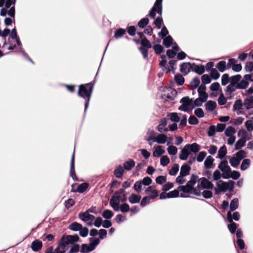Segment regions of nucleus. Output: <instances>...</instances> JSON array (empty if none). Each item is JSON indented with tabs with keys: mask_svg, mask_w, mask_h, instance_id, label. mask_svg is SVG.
I'll return each mask as SVG.
<instances>
[{
	"mask_svg": "<svg viewBox=\"0 0 253 253\" xmlns=\"http://www.w3.org/2000/svg\"><path fill=\"white\" fill-rule=\"evenodd\" d=\"M230 222V224L228 226V229L231 233H234L237 229L236 224L233 221Z\"/></svg>",
	"mask_w": 253,
	"mask_h": 253,
	"instance_id": "obj_61",
	"label": "nucleus"
},
{
	"mask_svg": "<svg viewBox=\"0 0 253 253\" xmlns=\"http://www.w3.org/2000/svg\"><path fill=\"white\" fill-rule=\"evenodd\" d=\"M124 168L122 166H119L114 171L115 175L117 177H121L124 174Z\"/></svg>",
	"mask_w": 253,
	"mask_h": 253,
	"instance_id": "obj_31",
	"label": "nucleus"
},
{
	"mask_svg": "<svg viewBox=\"0 0 253 253\" xmlns=\"http://www.w3.org/2000/svg\"><path fill=\"white\" fill-rule=\"evenodd\" d=\"M178 50V47L177 45H174L173 46V49L171 50H168L167 52V53L169 58H173Z\"/></svg>",
	"mask_w": 253,
	"mask_h": 253,
	"instance_id": "obj_27",
	"label": "nucleus"
},
{
	"mask_svg": "<svg viewBox=\"0 0 253 253\" xmlns=\"http://www.w3.org/2000/svg\"><path fill=\"white\" fill-rule=\"evenodd\" d=\"M148 137L147 141L153 140L155 141V138L156 137L155 136V132L153 130H149L147 132Z\"/></svg>",
	"mask_w": 253,
	"mask_h": 253,
	"instance_id": "obj_48",
	"label": "nucleus"
},
{
	"mask_svg": "<svg viewBox=\"0 0 253 253\" xmlns=\"http://www.w3.org/2000/svg\"><path fill=\"white\" fill-rule=\"evenodd\" d=\"M175 80L178 85H182L184 82V78L179 75L175 76Z\"/></svg>",
	"mask_w": 253,
	"mask_h": 253,
	"instance_id": "obj_60",
	"label": "nucleus"
},
{
	"mask_svg": "<svg viewBox=\"0 0 253 253\" xmlns=\"http://www.w3.org/2000/svg\"><path fill=\"white\" fill-rule=\"evenodd\" d=\"M80 231V234L82 236L85 237L87 236L88 233V230L86 227H83L82 226L81 228L79 230Z\"/></svg>",
	"mask_w": 253,
	"mask_h": 253,
	"instance_id": "obj_63",
	"label": "nucleus"
},
{
	"mask_svg": "<svg viewBox=\"0 0 253 253\" xmlns=\"http://www.w3.org/2000/svg\"><path fill=\"white\" fill-rule=\"evenodd\" d=\"M202 82L204 84H208L211 83V79L210 77L208 75H204L201 78Z\"/></svg>",
	"mask_w": 253,
	"mask_h": 253,
	"instance_id": "obj_57",
	"label": "nucleus"
},
{
	"mask_svg": "<svg viewBox=\"0 0 253 253\" xmlns=\"http://www.w3.org/2000/svg\"><path fill=\"white\" fill-rule=\"evenodd\" d=\"M240 173L238 171H231V172L230 174V177H231L233 179H237L240 177Z\"/></svg>",
	"mask_w": 253,
	"mask_h": 253,
	"instance_id": "obj_62",
	"label": "nucleus"
},
{
	"mask_svg": "<svg viewBox=\"0 0 253 253\" xmlns=\"http://www.w3.org/2000/svg\"><path fill=\"white\" fill-rule=\"evenodd\" d=\"M165 153V150L163 146L158 145L154 147V150L153 153V156L154 157H159Z\"/></svg>",
	"mask_w": 253,
	"mask_h": 253,
	"instance_id": "obj_16",
	"label": "nucleus"
},
{
	"mask_svg": "<svg viewBox=\"0 0 253 253\" xmlns=\"http://www.w3.org/2000/svg\"><path fill=\"white\" fill-rule=\"evenodd\" d=\"M82 225L77 222H74L69 226V229L73 231H79Z\"/></svg>",
	"mask_w": 253,
	"mask_h": 253,
	"instance_id": "obj_43",
	"label": "nucleus"
},
{
	"mask_svg": "<svg viewBox=\"0 0 253 253\" xmlns=\"http://www.w3.org/2000/svg\"><path fill=\"white\" fill-rule=\"evenodd\" d=\"M238 136L240 138L245 140L246 141L251 140L252 138V132L246 130L243 128L240 129L238 131Z\"/></svg>",
	"mask_w": 253,
	"mask_h": 253,
	"instance_id": "obj_9",
	"label": "nucleus"
},
{
	"mask_svg": "<svg viewBox=\"0 0 253 253\" xmlns=\"http://www.w3.org/2000/svg\"><path fill=\"white\" fill-rule=\"evenodd\" d=\"M206 87L204 84H201L198 88V98L194 101V105L196 106H200L203 102L207 101L208 98V94L206 92Z\"/></svg>",
	"mask_w": 253,
	"mask_h": 253,
	"instance_id": "obj_3",
	"label": "nucleus"
},
{
	"mask_svg": "<svg viewBox=\"0 0 253 253\" xmlns=\"http://www.w3.org/2000/svg\"><path fill=\"white\" fill-rule=\"evenodd\" d=\"M178 189L182 192L180 194V197L182 198H186L188 197L189 193H191L193 188L186 184L185 186H179L178 187Z\"/></svg>",
	"mask_w": 253,
	"mask_h": 253,
	"instance_id": "obj_12",
	"label": "nucleus"
},
{
	"mask_svg": "<svg viewBox=\"0 0 253 253\" xmlns=\"http://www.w3.org/2000/svg\"><path fill=\"white\" fill-rule=\"evenodd\" d=\"M42 246V242L40 240H37L32 243L31 248L33 251L38 252L41 249Z\"/></svg>",
	"mask_w": 253,
	"mask_h": 253,
	"instance_id": "obj_17",
	"label": "nucleus"
},
{
	"mask_svg": "<svg viewBox=\"0 0 253 253\" xmlns=\"http://www.w3.org/2000/svg\"><path fill=\"white\" fill-rule=\"evenodd\" d=\"M168 139V137L164 134H159L155 138V142H157L159 144H164L165 143Z\"/></svg>",
	"mask_w": 253,
	"mask_h": 253,
	"instance_id": "obj_18",
	"label": "nucleus"
},
{
	"mask_svg": "<svg viewBox=\"0 0 253 253\" xmlns=\"http://www.w3.org/2000/svg\"><path fill=\"white\" fill-rule=\"evenodd\" d=\"M251 161L249 159H244L241 164V169L242 170L247 169L250 165Z\"/></svg>",
	"mask_w": 253,
	"mask_h": 253,
	"instance_id": "obj_34",
	"label": "nucleus"
},
{
	"mask_svg": "<svg viewBox=\"0 0 253 253\" xmlns=\"http://www.w3.org/2000/svg\"><path fill=\"white\" fill-rule=\"evenodd\" d=\"M218 168L222 172V177L224 179H228L230 177V174L231 172V169L228 166L227 161H223L218 165Z\"/></svg>",
	"mask_w": 253,
	"mask_h": 253,
	"instance_id": "obj_7",
	"label": "nucleus"
},
{
	"mask_svg": "<svg viewBox=\"0 0 253 253\" xmlns=\"http://www.w3.org/2000/svg\"><path fill=\"white\" fill-rule=\"evenodd\" d=\"M67 248L64 245L60 244L59 246L55 250L54 253H65Z\"/></svg>",
	"mask_w": 253,
	"mask_h": 253,
	"instance_id": "obj_41",
	"label": "nucleus"
},
{
	"mask_svg": "<svg viewBox=\"0 0 253 253\" xmlns=\"http://www.w3.org/2000/svg\"><path fill=\"white\" fill-rule=\"evenodd\" d=\"M246 142L245 140L240 138L235 144V149L236 150L240 149L245 145Z\"/></svg>",
	"mask_w": 253,
	"mask_h": 253,
	"instance_id": "obj_38",
	"label": "nucleus"
},
{
	"mask_svg": "<svg viewBox=\"0 0 253 253\" xmlns=\"http://www.w3.org/2000/svg\"><path fill=\"white\" fill-rule=\"evenodd\" d=\"M222 175L220 171L218 169L215 170L213 173V180L218 181L220 180Z\"/></svg>",
	"mask_w": 253,
	"mask_h": 253,
	"instance_id": "obj_54",
	"label": "nucleus"
},
{
	"mask_svg": "<svg viewBox=\"0 0 253 253\" xmlns=\"http://www.w3.org/2000/svg\"><path fill=\"white\" fill-rule=\"evenodd\" d=\"M207 153L205 152L202 151L200 152L196 158L197 161L199 162H202L205 158Z\"/></svg>",
	"mask_w": 253,
	"mask_h": 253,
	"instance_id": "obj_55",
	"label": "nucleus"
},
{
	"mask_svg": "<svg viewBox=\"0 0 253 253\" xmlns=\"http://www.w3.org/2000/svg\"><path fill=\"white\" fill-rule=\"evenodd\" d=\"M220 74L215 69H212L211 72V76L214 80L217 79L219 77Z\"/></svg>",
	"mask_w": 253,
	"mask_h": 253,
	"instance_id": "obj_59",
	"label": "nucleus"
},
{
	"mask_svg": "<svg viewBox=\"0 0 253 253\" xmlns=\"http://www.w3.org/2000/svg\"><path fill=\"white\" fill-rule=\"evenodd\" d=\"M198 179V176L192 175L191 176L190 179L187 182V185L193 188V186L196 183Z\"/></svg>",
	"mask_w": 253,
	"mask_h": 253,
	"instance_id": "obj_36",
	"label": "nucleus"
},
{
	"mask_svg": "<svg viewBox=\"0 0 253 253\" xmlns=\"http://www.w3.org/2000/svg\"><path fill=\"white\" fill-rule=\"evenodd\" d=\"M166 58V57L165 55L162 57V59L160 61V65L164 67V68L163 69V71H165L166 72H168L169 70L166 66L167 65V60Z\"/></svg>",
	"mask_w": 253,
	"mask_h": 253,
	"instance_id": "obj_51",
	"label": "nucleus"
},
{
	"mask_svg": "<svg viewBox=\"0 0 253 253\" xmlns=\"http://www.w3.org/2000/svg\"><path fill=\"white\" fill-rule=\"evenodd\" d=\"M124 193L123 190H121L120 191L116 192L110 201V204L112 208L116 211H118L119 210V204L121 201L123 202L125 201L126 198L121 199V195Z\"/></svg>",
	"mask_w": 253,
	"mask_h": 253,
	"instance_id": "obj_4",
	"label": "nucleus"
},
{
	"mask_svg": "<svg viewBox=\"0 0 253 253\" xmlns=\"http://www.w3.org/2000/svg\"><path fill=\"white\" fill-rule=\"evenodd\" d=\"M88 186L86 183H82L78 186L77 191L80 193H83L87 188Z\"/></svg>",
	"mask_w": 253,
	"mask_h": 253,
	"instance_id": "obj_53",
	"label": "nucleus"
},
{
	"mask_svg": "<svg viewBox=\"0 0 253 253\" xmlns=\"http://www.w3.org/2000/svg\"><path fill=\"white\" fill-rule=\"evenodd\" d=\"M235 156L241 161L245 157V152L242 150L240 151L236 154Z\"/></svg>",
	"mask_w": 253,
	"mask_h": 253,
	"instance_id": "obj_64",
	"label": "nucleus"
},
{
	"mask_svg": "<svg viewBox=\"0 0 253 253\" xmlns=\"http://www.w3.org/2000/svg\"><path fill=\"white\" fill-rule=\"evenodd\" d=\"M102 216L105 218L110 219L113 216V213L111 211L106 210L103 211Z\"/></svg>",
	"mask_w": 253,
	"mask_h": 253,
	"instance_id": "obj_50",
	"label": "nucleus"
},
{
	"mask_svg": "<svg viewBox=\"0 0 253 253\" xmlns=\"http://www.w3.org/2000/svg\"><path fill=\"white\" fill-rule=\"evenodd\" d=\"M244 105L247 109L253 108V96L247 98L245 100Z\"/></svg>",
	"mask_w": 253,
	"mask_h": 253,
	"instance_id": "obj_25",
	"label": "nucleus"
},
{
	"mask_svg": "<svg viewBox=\"0 0 253 253\" xmlns=\"http://www.w3.org/2000/svg\"><path fill=\"white\" fill-rule=\"evenodd\" d=\"M216 67L220 72H224L226 68V62L225 61H220L217 63Z\"/></svg>",
	"mask_w": 253,
	"mask_h": 253,
	"instance_id": "obj_37",
	"label": "nucleus"
},
{
	"mask_svg": "<svg viewBox=\"0 0 253 253\" xmlns=\"http://www.w3.org/2000/svg\"><path fill=\"white\" fill-rule=\"evenodd\" d=\"M135 166V162L132 160L125 162L124 164V168L126 170H130Z\"/></svg>",
	"mask_w": 253,
	"mask_h": 253,
	"instance_id": "obj_33",
	"label": "nucleus"
},
{
	"mask_svg": "<svg viewBox=\"0 0 253 253\" xmlns=\"http://www.w3.org/2000/svg\"><path fill=\"white\" fill-rule=\"evenodd\" d=\"M168 117L169 118L171 121L173 122L174 123H176L180 120V118L176 113H170L168 115Z\"/></svg>",
	"mask_w": 253,
	"mask_h": 253,
	"instance_id": "obj_35",
	"label": "nucleus"
},
{
	"mask_svg": "<svg viewBox=\"0 0 253 253\" xmlns=\"http://www.w3.org/2000/svg\"><path fill=\"white\" fill-rule=\"evenodd\" d=\"M240 162L235 156L232 157L229 159L230 165L234 168H237L240 164Z\"/></svg>",
	"mask_w": 253,
	"mask_h": 253,
	"instance_id": "obj_29",
	"label": "nucleus"
},
{
	"mask_svg": "<svg viewBox=\"0 0 253 253\" xmlns=\"http://www.w3.org/2000/svg\"><path fill=\"white\" fill-rule=\"evenodd\" d=\"M79 239L77 235H68L63 236L61 244L66 247L69 244H73L78 241Z\"/></svg>",
	"mask_w": 253,
	"mask_h": 253,
	"instance_id": "obj_8",
	"label": "nucleus"
},
{
	"mask_svg": "<svg viewBox=\"0 0 253 253\" xmlns=\"http://www.w3.org/2000/svg\"><path fill=\"white\" fill-rule=\"evenodd\" d=\"M168 152L169 155H176L177 153V148L173 145L169 146L168 149Z\"/></svg>",
	"mask_w": 253,
	"mask_h": 253,
	"instance_id": "obj_44",
	"label": "nucleus"
},
{
	"mask_svg": "<svg viewBox=\"0 0 253 253\" xmlns=\"http://www.w3.org/2000/svg\"><path fill=\"white\" fill-rule=\"evenodd\" d=\"M90 245L93 248L94 250L95 248V247L99 244L100 241L97 238H90Z\"/></svg>",
	"mask_w": 253,
	"mask_h": 253,
	"instance_id": "obj_58",
	"label": "nucleus"
},
{
	"mask_svg": "<svg viewBox=\"0 0 253 253\" xmlns=\"http://www.w3.org/2000/svg\"><path fill=\"white\" fill-rule=\"evenodd\" d=\"M214 159L213 158L209 156L207 157L206 160L204 162V165L206 169H211L213 167Z\"/></svg>",
	"mask_w": 253,
	"mask_h": 253,
	"instance_id": "obj_19",
	"label": "nucleus"
},
{
	"mask_svg": "<svg viewBox=\"0 0 253 253\" xmlns=\"http://www.w3.org/2000/svg\"><path fill=\"white\" fill-rule=\"evenodd\" d=\"M191 65L189 63H184L181 66L180 71L184 75H187L190 71Z\"/></svg>",
	"mask_w": 253,
	"mask_h": 253,
	"instance_id": "obj_20",
	"label": "nucleus"
},
{
	"mask_svg": "<svg viewBox=\"0 0 253 253\" xmlns=\"http://www.w3.org/2000/svg\"><path fill=\"white\" fill-rule=\"evenodd\" d=\"M205 107L207 110L212 111L216 108V103L215 101L210 100L206 103Z\"/></svg>",
	"mask_w": 253,
	"mask_h": 253,
	"instance_id": "obj_26",
	"label": "nucleus"
},
{
	"mask_svg": "<svg viewBox=\"0 0 253 253\" xmlns=\"http://www.w3.org/2000/svg\"><path fill=\"white\" fill-rule=\"evenodd\" d=\"M234 187V182L232 180L224 181L219 180L216 182L214 192L215 194H219L221 192H225L226 191H231Z\"/></svg>",
	"mask_w": 253,
	"mask_h": 253,
	"instance_id": "obj_2",
	"label": "nucleus"
},
{
	"mask_svg": "<svg viewBox=\"0 0 253 253\" xmlns=\"http://www.w3.org/2000/svg\"><path fill=\"white\" fill-rule=\"evenodd\" d=\"M179 170V165L178 164H174L171 169L170 170L169 173L171 175H175Z\"/></svg>",
	"mask_w": 253,
	"mask_h": 253,
	"instance_id": "obj_47",
	"label": "nucleus"
},
{
	"mask_svg": "<svg viewBox=\"0 0 253 253\" xmlns=\"http://www.w3.org/2000/svg\"><path fill=\"white\" fill-rule=\"evenodd\" d=\"M141 198L140 196L133 194L128 198V201L131 204H136L140 201Z\"/></svg>",
	"mask_w": 253,
	"mask_h": 253,
	"instance_id": "obj_23",
	"label": "nucleus"
},
{
	"mask_svg": "<svg viewBox=\"0 0 253 253\" xmlns=\"http://www.w3.org/2000/svg\"><path fill=\"white\" fill-rule=\"evenodd\" d=\"M163 0H156L155 4L152 9L153 10L156 11L157 12L159 13H161L162 12V2Z\"/></svg>",
	"mask_w": 253,
	"mask_h": 253,
	"instance_id": "obj_24",
	"label": "nucleus"
},
{
	"mask_svg": "<svg viewBox=\"0 0 253 253\" xmlns=\"http://www.w3.org/2000/svg\"><path fill=\"white\" fill-rule=\"evenodd\" d=\"M227 153L226 148L225 146H222L218 151V156L220 159L223 158Z\"/></svg>",
	"mask_w": 253,
	"mask_h": 253,
	"instance_id": "obj_42",
	"label": "nucleus"
},
{
	"mask_svg": "<svg viewBox=\"0 0 253 253\" xmlns=\"http://www.w3.org/2000/svg\"><path fill=\"white\" fill-rule=\"evenodd\" d=\"M190 170V167L187 165L182 166L180 169V174L186 176L189 174Z\"/></svg>",
	"mask_w": 253,
	"mask_h": 253,
	"instance_id": "obj_30",
	"label": "nucleus"
},
{
	"mask_svg": "<svg viewBox=\"0 0 253 253\" xmlns=\"http://www.w3.org/2000/svg\"><path fill=\"white\" fill-rule=\"evenodd\" d=\"M94 250L93 247L90 245L83 244L82 246V252L83 253H86L91 252Z\"/></svg>",
	"mask_w": 253,
	"mask_h": 253,
	"instance_id": "obj_32",
	"label": "nucleus"
},
{
	"mask_svg": "<svg viewBox=\"0 0 253 253\" xmlns=\"http://www.w3.org/2000/svg\"><path fill=\"white\" fill-rule=\"evenodd\" d=\"M80 219L86 222L88 225H92L94 220V216L89 214L87 212L80 213L79 215Z\"/></svg>",
	"mask_w": 253,
	"mask_h": 253,
	"instance_id": "obj_10",
	"label": "nucleus"
},
{
	"mask_svg": "<svg viewBox=\"0 0 253 253\" xmlns=\"http://www.w3.org/2000/svg\"><path fill=\"white\" fill-rule=\"evenodd\" d=\"M190 146L185 145L183 148L181 150V152L179 154V159L181 160H186L187 159L188 156L191 154V152L189 151L188 148Z\"/></svg>",
	"mask_w": 253,
	"mask_h": 253,
	"instance_id": "obj_13",
	"label": "nucleus"
},
{
	"mask_svg": "<svg viewBox=\"0 0 253 253\" xmlns=\"http://www.w3.org/2000/svg\"><path fill=\"white\" fill-rule=\"evenodd\" d=\"M179 190L177 189L169 192L168 195L169 196V198L177 197L179 195Z\"/></svg>",
	"mask_w": 253,
	"mask_h": 253,
	"instance_id": "obj_56",
	"label": "nucleus"
},
{
	"mask_svg": "<svg viewBox=\"0 0 253 253\" xmlns=\"http://www.w3.org/2000/svg\"><path fill=\"white\" fill-rule=\"evenodd\" d=\"M161 90L163 92L162 98L165 101L173 100L177 93L175 89L170 87H163Z\"/></svg>",
	"mask_w": 253,
	"mask_h": 253,
	"instance_id": "obj_5",
	"label": "nucleus"
},
{
	"mask_svg": "<svg viewBox=\"0 0 253 253\" xmlns=\"http://www.w3.org/2000/svg\"><path fill=\"white\" fill-rule=\"evenodd\" d=\"M239 206V201L237 198H234L232 200L230 205L231 211H234L238 209Z\"/></svg>",
	"mask_w": 253,
	"mask_h": 253,
	"instance_id": "obj_28",
	"label": "nucleus"
},
{
	"mask_svg": "<svg viewBox=\"0 0 253 253\" xmlns=\"http://www.w3.org/2000/svg\"><path fill=\"white\" fill-rule=\"evenodd\" d=\"M167 122L166 119H163L158 126L157 128L159 131L162 132L168 131V128L166 127Z\"/></svg>",
	"mask_w": 253,
	"mask_h": 253,
	"instance_id": "obj_21",
	"label": "nucleus"
},
{
	"mask_svg": "<svg viewBox=\"0 0 253 253\" xmlns=\"http://www.w3.org/2000/svg\"><path fill=\"white\" fill-rule=\"evenodd\" d=\"M170 162V160L167 156H163L160 159V164L163 166H166Z\"/></svg>",
	"mask_w": 253,
	"mask_h": 253,
	"instance_id": "obj_45",
	"label": "nucleus"
},
{
	"mask_svg": "<svg viewBox=\"0 0 253 253\" xmlns=\"http://www.w3.org/2000/svg\"><path fill=\"white\" fill-rule=\"evenodd\" d=\"M172 39L169 36L165 38L163 41V43L167 47H169L170 45L172 44Z\"/></svg>",
	"mask_w": 253,
	"mask_h": 253,
	"instance_id": "obj_46",
	"label": "nucleus"
},
{
	"mask_svg": "<svg viewBox=\"0 0 253 253\" xmlns=\"http://www.w3.org/2000/svg\"><path fill=\"white\" fill-rule=\"evenodd\" d=\"M201 186L205 189H211L213 187V183L205 177L200 179Z\"/></svg>",
	"mask_w": 253,
	"mask_h": 253,
	"instance_id": "obj_14",
	"label": "nucleus"
},
{
	"mask_svg": "<svg viewBox=\"0 0 253 253\" xmlns=\"http://www.w3.org/2000/svg\"><path fill=\"white\" fill-rule=\"evenodd\" d=\"M93 88V85L90 84H82L79 87V96L84 98H87V99L85 104V110H86L88 107Z\"/></svg>",
	"mask_w": 253,
	"mask_h": 253,
	"instance_id": "obj_1",
	"label": "nucleus"
},
{
	"mask_svg": "<svg viewBox=\"0 0 253 253\" xmlns=\"http://www.w3.org/2000/svg\"><path fill=\"white\" fill-rule=\"evenodd\" d=\"M182 105L179 107V109L184 112H188L194 107V102L188 97H185L181 100Z\"/></svg>",
	"mask_w": 253,
	"mask_h": 253,
	"instance_id": "obj_6",
	"label": "nucleus"
},
{
	"mask_svg": "<svg viewBox=\"0 0 253 253\" xmlns=\"http://www.w3.org/2000/svg\"><path fill=\"white\" fill-rule=\"evenodd\" d=\"M236 131L234 127L232 126L228 127L225 130V134L227 136H234L233 135L235 134Z\"/></svg>",
	"mask_w": 253,
	"mask_h": 253,
	"instance_id": "obj_39",
	"label": "nucleus"
},
{
	"mask_svg": "<svg viewBox=\"0 0 253 253\" xmlns=\"http://www.w3.org/2000/svg\"><path fill=\"white\" fill-rule=\"evenodd\" d=\"M146 194L149 195V196L151 199L157 197L159 195V193L157 190L153 186L148 187L145 190Z\"/></svg>",
	"mask_w": 253,
	"mask_h": 253,
	"instance_id": "obj_15",
	"label": "nucleus"
},
{
	"mask_svg": "<svg viewBox=\"0 0 253 253\" xmlns=\"http://www.w3.org/2000/svg\"><path fill=\"white\" fill-rule=\"evenodd\" d=\"M200 81L198 78H194L190 83V87L192 89H194L199 85Z\"/></svg>",
	"mask_w": 253,
	"mask_h": 253,
	"instance_id": "obj_40",
	"label": "nucleus"
},
{
	"mask_svg": "<svg viewBox=\"0 0 253 253\" xmlns=\"http://www.w3.org/2000/svg\"><path fill=\"white\" fill-rule=\"evenodd\" d=\"M252 81L251 75H246L243 79L238 84L237 87L240 89H245L249 85V81Z\"/></svg>",
	"mask_w": 253,
	"mask_h": 253,
	"instance_id": "obj_11",
	"label": "nucleus"
},
{
	"mask_svg": "<svg viewBox=\"0 0 253 253\" xmlns=\"http://www.w3.org/2000/svg\"><path fill=\"white\" fill-rule=\"evenodd\" d=\"M245 126L247 131L252 132L253 130V122L251 120H248L245 122Z\"/></svg>",
	"mask_w": 253,
	"mask_h": 253,
	"instance_id": "obj_52",
	"label": "nucleus"
},
{
	"mask_svg": "<svg viewBox=\"0 0 253 253\" xmlns=\"http://www.w3.org/2000/svg\"><path fill=\"white\" fill-rule=\"evenodd\" d=\"M195 71L198 74H202L205 70V68L204 65H197L194 67Z\"/></svg>",
	"mask_w": 253,
	"mask_h": 253,
	"instance_id": "obj_49",
	"label": "nucleus"
},
{
	"mask_svg": "<svg viewBox=\"0 0 253 253\" xmlns=\"http://www.w3.org/2000/svg\"><path fill=\"white\" fill-rule=\"evenodd\" d=\"M187 146H190L188 148L190 152L191 153H197L200 150V146L199 144L196 143H194L191 144H186Z\"/></svg>",
	"mask_w": 253,
	"mask_h": 253,
	"instance_id": "obj_22",
	"label": "nucleus"
}]
</instances>
